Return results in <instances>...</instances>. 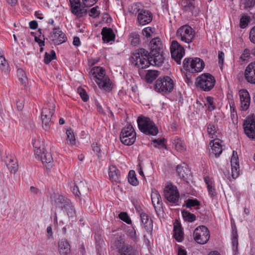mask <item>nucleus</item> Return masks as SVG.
<instances>
[{
    "instance_id": "41",
    "label": "nucleus",
    "mask_w": 255,
    "mask_h": 255,
    "mask_svg": "<svg viewBox=\"0 0 255 255\" xmlns=\"http://www.w3.org/2000/svg\"><path fill=\"white\" fill-rule=\"evenodd\" d=\"M114 245L116 249H118L119 253L120 250L127 244H125V239L122 236H120L115 240Z\"/></svg>"
},
{
    "instance_id": "44",
    "label": "nucleus",
    "mask_w": 255,
    "mask_h": 255,
    "mask_svg": "<svg viewBox=\"0 0 255 255\" xmlns=\"http://www.w3.org/2000/svg\"><path fill=\"white\" fill-rule=\"evenodd\" d=\"M60 31L61 30L59 27H54L52 29V31L50 33L49 37L55 43H56V41L57 40V38H58V35L59 31Z\"/></svg>"
},
{
    "instance_id": "40",
    "label": "nucleus",
    "mask_w": 255,
    "mask_h": 255,
    "mask_svg": "<svg viewBox=\"0 0 255 255\" xmlns=\"http://www.w3.org/2000/svg\"><path fill=\"white\" fill-rule=\"evenodd\" d=\"M56 57L55 51L53 50L50 51V53L45 52L44 57V62L45 64H49L52 60Z\"/></svg>"
},
{
    "instance_id": "16",
    "label": "nucleus",
    "mask_w": 255,
    "mask_h": 255,
    "mask_svg": "<svg viewBox=\"0 0 255 255\" xmlns=\"http://www.w3.org/2000/svg\"><path fill=\"white\" fill-rule=\"evenodd\" d=\"M232 176L233 178H237L240 174V166L238 161L237 152L233 151V155L231 159Z\"/></svg>"
},
{
    "instance_id": "39",
    "label": "nucleus",
    "mask_w": 255,
    "mask_h": 255,
    "mask_svg": "<svg viewBox=\"0 0 255 255\" xmlns=\"http://www.w3.org/2000/svg\"><path fill=\"white\" fill-rule=\"evenodd\" d=\"M195 73L201 71L205 66L204 61L199 58H194Z\"/></svg>"
},
{
    "instance_id": "57",
    "label": "nucleus",
    "mask_w": 255,
    "mask_h": 255,
    "mask_svg": "<svg viewBox=\"0 0 255 255\" xmlns=\"http://www.w3.org/2000/svg\"><path fill=\"white\" fill-rule=\"evenodd\" d=\"M152 32V28L150 27H145L142 30V35L147 38L150 37L151 36V33Z\"/></svg>"
},
{
    "instance_id": "10",
    "label": "nucleus",
    "mask_w": 255,
    "mask_h": 255,
    "mask_svg": "<svg viewBox=\"0 0 255 255\" xmlns=\"http://www.w3.org/2000/svg\"><path fill=\"white\" fill-rule=\"evenodd\" d=\"M176 36L182 41L189 44L195 37V31L190 26L184 25L177 30Z\"/></svg>"
},
{
    "instance_id": "45",
    "label": "nucleus",
    "mask_w": 255,
    "mask_h": 255,
    "mask_svg": "<svg viewBox=\"0 0 255 255\" xmlns=\"http://www.w3.org/2000/svg\"><path fill=\"white\" fill-rule=\"evenodd\" d=\"M207 131L208 134L211 136L212 138L214 137V135H215L216 137L217 136V135H216V133H217V128L214 124L210 123L208 125Z\"/></svg>"
},
{
    "instance_id": "6",
    "label": "nucleus",
    "mask_w": 255,
    "mask_h": 255,
    "mask_svg": "<svg viewBox=\"0 0 255 255\" xmlns=\"http://www.w3.org/2000/svg\"><path fill=\"white\" fill-rule=\"evenodd\" d=\"M174 88L173 80L169 76L158 79L154 85V90L162 95L171 93Z\"/></svg>"
},
{
    "instance_id": "63",
    "label": "nucleus",
    "mask_w": 255,
    "mask_h": 255,
    "mask_svg": "<svg viewBox=\"0 0 255 255\" xmlns=\"http://www.w3.org/2000/svg\"><path fill=\"white\" fill-rule=\"evenodd\" d=\"M250 56V50L248 49H245L244 53L241 56V59L245 60L246 58Z\"/></svg>"
},
{
    "instance_id": "46",
    "label": "nucleus",
    "mask_w": 255,
    "mask_h": 255,
    "mask_svg": "<svg viewBox=\"0 0 255 255\" xmlns=\"http://www.w3.org/2000/svg\"><path fill=\"white\" fill-rule=\"evenodd\" d=\"M250 21V17L247 15L243 16L240 21V26L242 28H246Z\"/></svg>"
},
{
    "instance_id": "2",
    "label": "nucleus",
    "mask_w": 255,
    "mask_h": 255,
    "mask_svg": "<svg viewBox=\"0 0 255 255\" xmlns=\"http://www.w3.org/2000/svg\"><path fill=\"white\" fill-rule=\"evenodd\" d=\"M91 73L96 78V82L101 89L109 92L113 89V84L110 78L106 76L105 70L101 67H94Z\"/></svg>"
},
{
    "instance_id": "59",
    "label": "nucleus",
    "mask_w": 255,
    "mask_h": 255,
    "mask_svg": "<svg viewBox=\"0 0 255 255\" xmlns=\"http://www.w3.org/2000/svg\"><path fill=\"white\" fill-rule=\"evenodd\" d=\"M233 250L235 254L238 252V239H232Z\"/></svg>"
},
{
    "instance_id": "13",
    "label": "nucleus",
    "mask_w": 255,
    "mask_h": 255,
    "mask_svg": "<svg viewBox=\"0 0 255 255\" xmlns=\"http://www.w3.org/2000/svg\"><path fill=\"white\" fill-rule=\"evenodd\" d=\"M70 10L72 14L78 17H81L87 13V9L84 8L80 0H69Z\"/></svg>"
},
{
    "instance_id": "35",
    "label": "nucleus",
    "mask_w": 255,
    "mask_h": 255,
    "mask_svg": "<svg viewBox=\"0 0 255 255\" xmlns=\"http://www.w3.org/2000/svg\"><path fill=\"white\" fill-rule=\"evenodd\" d=\"M67 143L70 145H75L76 143V139L73 130L71 128L68 129L66 130Z\"/></svg>"
},
{
    "instance_id": "5",
    "label": "nucleus",
    "mask_w": 255,
    "mask_h": 255,
    "mask_svg": "<svg viewBox=\"0 0 255 255\" xmlns=\"http://www.w3.org/2000/svg\"><path fill=\"white\" fill-rule=\"evenodd\" d=\"M139 130L146 134L156 135L158 133V129L154 122L149 118L139 116L137 120Z\"/></svg>"
},
{
    "instance_id": "34",
    "label": "nucleus",
    "mask_w": 255,
    "mask_h": 255,
    "mask_svg": "<svg viewBox=\"0 0 255 255\" xmlns=\"http://www.w3.org/2000/svg\"><path fill=\"white\" fill-rule=\"evenodd\" d=\"M182 215L184 220L188 222H193L196 219V217L194 214L191 213L185 210L182 211Z\"/></svg>"
},
{
    "instance_id": "31",
    "label": "nucleus",
    "mask_w": 255,
    "mask_h": 255,
    "mask_svg": "<svg viewBox=\"0 0 255 255\" xmlns=\"http://www.w3.org/2000/svg\"><path fill=\"white\" fill-rule=\"evenodd\" d=\"M70 200L62 195H57L55 199V202L59 208H63Z\"/></svg>"
},
{
    "instance_id": "38",
    "label": "nucleus",
    "mask_w": 255,
    "mask_h": 255,
    "mask_svg": "<svg viewBox=\"0 0 255 255\" xmlns=\"http://www.w3.org/2000/svg\"><path fill=\"white\" fill-rule=\"evenodd\" d=\"M128 181L133 186H136L138 184V181L136 177L135 173L134 170H131L128 172Z\"/></svg>"
},
{
    "instance_id": "51",
    "label": "nucleus",
    "mask_w": 255,
    "mask_h": 255,
    "mask_svg": "<svg viewBox=\"0 0 255 255\" xmlns=\"http://www.w3.org/2000/svg\"><path fill=\"white\" fill-rule=\"evenodd\" d=\"M58 38L56 41V44H60L63 42H65L67 40L66 35L61 30L58 33Z\"/></svg>"
},
{
    "instance_id": "18",
    "label": "nucleus",
    "mask_w": 255,
    "mask_h": 255,
    "mask_svg": "<svg viewBox=\"0 0 255 255\" xmlns=\"http://www.w3.org/2000/svg\"><path fill=\"white\" fill-rule=\"evenodd\" d=\"M245 78L248 82L255 84V61L249 64L246 67Z\"/></svg>"
},
{
    "instance_id": "47",
    "label": "nucleus",
    "mask_w": 255,
    "mask_h": 255,
    "mask_svg": "<svg viewBox=\"0 0 255 255\" xmlns=\"http://www.w3.org/2000/svg\"><path fill=\"white\" fill-rule=\"evenodd\" d=\"M17 73L19 81L22 84H25L27 81V78L24 71L22 69H18L17 70Z\"/></svg>"
},
{
    "instance_id": "9",
    "label": "nucleus",
    "mask_w": 255,
    "mask_h": 255,
    "mask_svg": "<svg viewBox=\"0 0 255 255\" xmlns=\"http://www.w3.org/2000/svg\"><path fill=\"white\" fill-rule=\"evenodd\" d=\"M194 240L201 245L206 244L210 238V232L205 226H200L197 227L193 233Z\"/></svg>"
},
{
    "instance_id": "48",
    "label": "nucleus",
    "mask_w": 255,
    "mask_h": 255,
    "mask_svg": "<svg viewBox=\"0 0 255 255\" xmlns=\"http://www.w3.org/2000/svg\"><path fill=\"white\" fill-rule=\"evenodd\" d=\"M206 100L208 110L210 111L214 110L216 109V106L214 103V98L209 96L206 98Z\"/></svg>"
},
{
    "instance_id": "33",
    "label": "nucleus",
    "mask_w": 255,
    "mask_h": 255,
    "mask_svg": "<svg viewBox=\"0 0 255 255\" xmlns=\"http://www.w3.org/2000/svg\"><path fill=\"white\" fill-rule=\"evenodd\" d=\"M174 237L178 242H181L183 240V232L180 226L179 227L174 226Z\"/></svg>"
},
{
    "instance_id": "60",
    "label": "nucleus",
    "mask_w": 255,
    "mask_h": 255,
    "mask_svg": "<svg viewBox=\"0 0 255 255\" xmlns=\"http://www.w3.org/2000/svg\"><path fill=\"white\" fill-rule=\"evenodd\" d=\"M249 37L251 41L255 44V26L251 29Z\"/></svg>"
},
{
    "instance_id": "54",
    "label": "nucleus",
    "mask_w": 255,
    "mask_h": 255,
    "mask_svg": "<svg viewBox=\"0 0 255 255\" xmlns=\"http://www.w3.org/2000/svg\"><path fill=\"white\" fill-rule=\"evenodd\" d=\"M195 8L194 4L191 2H189L187 3L186 5L182 6V10L185 12H192L193 10Z\"/></svg>"
},
{
    "instance_id": "32",
    "label": "nucleus",
    "mask_w": 255,
    "mask_h": 255,
    "mask_svg": "<svg viewBox=\"0 0 255 255\" xmlns=\"http://www.w3.org/2000/svg\"><path fill=\"white\" fill-rule=\"evenodd\" d=\"M200 205V202L196 199H188L185 201V206L187 208L194 207L196 209H199Z\"/></svg>"
},
{
    "instance_id": "17",
    "label": "nucleus",
    "mask_w": 255,
    "mask_h": 255,
    "mask_svg": "<svg viewBox=\"0 0 255 255\" xmlns=\"http://www.w3.org/2000/svg\"><path fill=\"white\" fill-rule=\"evenodd\" d=\"M139 12L137 20L139 23L141 25H145L149 23L152 21V14L150 11L147 10L139 9L138 10Z\"/></svg>"
},
{
    "instance_id": "27",
    "label": "nucleus",
    "mask_w": 255,
    "mask_h": 255,
    "mask_svg": "<svg viewBox=\"0 0 255 255\" xmlns=\"http://www.w3.org/2000/svg\"><path fill=\"white\" fill-rule=\"evenodd\" d=\"M204 181L207 185L209 195L213 199L217 196V193L212 180L209 177L206 176L204 177Z\"/></svg>"
},
{
    "instance_id": "55",
    "label": "nucleus",
    "mask_w": 255,
    "mask_h": 255,
    "mask_svg": "<svg viewBox=\"0 0 255 255\" xmlns=\"http://www.w3.org/2000/svg\"><path fill=\"white\" fill-rule=\"evenodd\" d=\"M230 106L231 109V118L232 119V120L233 121V122L234 123L235 119H236V120H237V112L236 111V108L234 106V104H233L232 105L230 104Z\"/></svg>"
},
{
    "instance_id": "37",
    "label": "nucleus",
    "mask_w": 255,
    "mask_h": 255,
    "mask_svg": "<svg viewBox=\"0 0 255 255\" xmlns=\"http://www.w3.org/2000/svg\"><path fill=\"white\" fill-rule=\"evenodd\" d=\"M67 212L69 217H74L76 215V211L71 202L70 201L69 203L66 204L63 208Z\"/></svg>"
},
{
    "instance_id": "21",
    "label": "nucleus",
    "mask_w": 255,
    "mask_h": 255,
    "mask_svg": "<svg viewBox=\"0 0 255 255\" xmlns=\"http://www.w3.org/2000/svg\"><path fill=\"white\" fill-rule=\"evenodd\" d=\"M109 175L110 180L115 184L121 182V173L115 165H111L109 168Z\"/></svg>"
},
{
    "instance_id": "43",
    "label": "nucleus",
    "mask_w": 255,
    "mask_h": 255,
    "mask_svg": "<svg viewBox=\"0 0 255 255\" xmlns=\"http://www.w3.org/2000/svg\"><path fill=\"white\" fill-rule=\"evenodd\" d=\"M6 166L11 173H15L18 169V164L16 161L10 159L9 162L6 163Z\"/></svg>"
},
{
    "instance_id": "50",
    "label": "nucleus",
    "mask_w": 255,
    "mask_h": 255,
    "mask_svg": "<svg viewBox=\"0 0 255 255\" xmlns=\"http://www.w3.org/2000/svg\"><path fill=\"white\" fill-rule=\"evenodd\" d=\"M165 138H158L152 140V144L154 147H164L165 146L164 143Z\"/></svg>"
},
{
    "instance_id": "15",
    "label": "nucleus",
    "mask_w": 255,
    "mask_h": 255,
    "mask_svg": "<svg viewBox=\"0 0 255 255\" xmlns=\"http://www.w3.org/2000/svg\"><path fill=\"white\" fill-rule=\"evenodd\" d=\"M151 199L155 210L158 215L159 212L162 211V202L159 193L155 189L152 190Z\"/></svg>"
},
{
    "instance_id": "3",
    "label": "nucleus",
    "mask_w": 255,
    "mask_h": 255,
    "mask_svg": "<svg viewBox=\"0 0 255 255\" xmlns=\"http://www.w3.org/2000/svg\"><path fill=\"white\" fill-rule=\"evenodd\" d=\"M55 100L53 98H50L42 110L41 118L42 127L45 130H48L53 123L52 117L55 111Z\"/></svg>"
},
{
    "instance_id": "26",
    "label": "nucleus",
    "mask_w": 255,
    "mask_h": 255,
    "mask_svg": "<svg viewBox=\"0 0 255 255\" xmlns=\"http://www.w3.org/2000/svg\"><path fill=\"white\" fill-rule=\"evenodd\" d=\"M194 62V58H186L183 62V67L184 69L191 73H195V65Z\"/></svg>"
},
{
    "instance_id": "4",
    "label": "nucleus",
    "mask_w": 255,
    "mask_h": 255,
    "mask_svg": "<svg viewBox=\"0 0 255 255\" xmlns=\"http://www.w3.org/2000/svg\"><path fill=\"white\" fill-rule=\"evenodd\" d=\"M39 140H32L35 156L40 159L44 166L47 169H50L53 165V159L52 155L50 153L46 152L43 145H39Z\"/></svg>"
},
{
    "instance_id": "25",
    "label": "nucleus",
    "mask_w": 255,
    "mask_h": 255,
    "mask_svg": "<svg viewBox=\"0 0 255 255\" xmlns=\"http://www.w3.org/2000/svg\"><path fill=\"white\" fill-rule=\"evenodd\" d=\"M58 249L61 255H67L70 253V246L65 239H62L58 243Z\"/></svg>"
},
{
    "instance_id": "22",
    "label": "nucleus",
    "mask_w": 255,
    "mask_h": 255,
    "mask_svg": "<svg viewBox=\"0 0 255 255\" xmlns=\"http://www.w3.org/2000/svg\"><path fill=\"white\" fill-rule=\"evenodd\" d=\"M177 175L185 181H187L190 175V170L184 163L183 165H178L176 168Z\"/></svg>"
},
{
    "instance_id": "28",
    "label": "nucleus",
    "mask_w": 255,
    "mask_h": 255,
    "mask_svg": "<svg viewBox=\"0 0 255 255\" xmlns=\"http://www.w3.org/2000/svg\"><path fill=\"white\" fill-rule=\"evenodd\" d=\"M119 253L121 255H136L137 251L133 246L127 244L120 250Z\"/></svg>"
},
{
    "instance_id": "58",
    "label": "nucleus",
    "mask_w": 255,
    "mask_h": 255,
    "mask_svg": "<svg viewBox=\"0 0 255 255\" xmlns=\"http://www.w3.org/2000/svg\"><path fill=\"white\" fill-rule=\"evenodd\" d=\"M92 147L93 148V151L96 153L98 157L100 158L101 157V153H100V147L98 145L97 143H93L92 144Z\"/></svg>"
},
{
    "instance_id": "42",
    "label": "nucleus",
    "mask_w": 255,
    "mask_h": 255,
    "mask_svg": "<svg viewBox=\"0 0 255 255\" xmlns=\"http://www.w3.org/2000/svg\"><path fill=\"white\" fill-rule=\"evenodd\" d=\"M0 69L4 72L8 69V64L3 54H0Z\"/></svg>"
},
{
    "instance_id": "20",
    "label": "nucleus",
    "mask_w": 255,
    "mask_h": 255,
    "mask_svg": "<svg viewBox=\"0 0 255 255\" xmlns=\"http://www.w3.org/2000/svg\"><path fill=\"white\" fill-rule=\"evenodd\" d=\"M140 219L144 228L146 232L151 234L153 229V223L152 219L145 213L141 212L140 214Z\"/></svg>"
},
{
    "instance_id": "24",
    "label": "nucleus",
    "mask_w": 255,
    "mask_h": 255,
    "mask_svg": "<svg viewBox=\"0 0 255 255\" xmlns=\"http://www.w3.org/2000/svg\"><path fill=\"white\" fill-rule=\"evenodd\" d=\"M102 39L104 42L108 43L115 39V34L112 28L104 27L101 32Z\"/></svg>"
},
{
    "instance_id": "8",
    "label": "nucleus",
    "mask_w": 255,
    "mask_h": 255,
    "mask_svg": "<svg viewBox=\"0 0 255 255\" xmlns=\"http://www.w3.org/2000/svg\"><path fill=\"white\" fill-rule=\"evenodd\" d=\"M136 139V133L132 126L129 124L123 128L121 134V142L126 145L133 144Z\"/></svg>"
},
{
    "instance_id": "56",
    "label": "nucleus",
    "mask_w": 255,
    "mask_h": 255,
    "mask_svg": "<svg viewBox=\"0 0 255 255\" xmlns=\"http://www.w3.org/2000/svg\"><path fill=\"white\" fill-rule=\"evenodd\" d=\"M98 0H82V6L84 8L86 7H90L94 5Z\"/></svg>"
},
{
    "instance_id": "14",
    "label": "nucleus",
    "mask_w": 255,
    "mask_h": 255,
    "mask_svg": "<svg viewBox=\"0 0 255 255\" xmlns=\"http://www.w3.org/2000/svg\"><path fill=\"white\" fill-rule=\"evenodd\" d=\"M165 198L170 203L176 204L179 198V193L176 188L172 186H167L164 191Z\"/></svg>"
},
{
    "instance_id": "29",
    "label": "nucleus",
    "mask_w": 255,
    "mask_h": 255,
    "mask_svg": "<svg viewBox=\"0 0 255 255\" xmlns=\"http://www.w3.org/2000/svg\"><path fill=\"white\" fill-rule=\"evenodd\" d=\"M159 75V72L157 70H149L146 74L145 79L148 83H152Z\"/></svg>"
},
{
    "instance_id": "61",
    "label": "nucleus",
    "mask_w": 255,
    "mask_h": 255,
    "mask_svg": "<svg viewBox=\"0 0 255 255\" xmlns=\"http://www.w3.org/2000/svg\"><path fill=\"white\" fill-rule=\"evenodd\" d=\"M232 239H238V234L237 229L236 225H232Z\"/></svg>"
},
{
    "instance_id": "1",
    "label": "nucleus",
    "mask_w": 255,
    "mask_h": 255,
    "mask_svg": "<svg viewBox=\"0 0 255 255\" xmlns=\"http://www.w3.org/2000/svg\"><path fill=\"white\" fill-rule=\"evenodd\" d=\"M150 52L144 48H140L133 52L130 57V62L138 68H146L150 65L161 66L163 63L162 43L159 37L152 39L149 43Z\"/></svg>"
},
{
    "instance_id": "11",
    "label": "nucleus",
    "mask_w": 255,
    "mask_h": 255,
    "mask_svg": "<svg viewBox=\"0 0 255 255\" xmlns=\"http://www.w3.org/2000/svg\"><path fill=\"white\" fill-rule=\"evenodd\" d=\"M243 127L245 134L252 139H255V115L248 116L243 122Z\"/></svg>"
},
{
    "instance_id": "53",
    "label": "nucleus",
    "mask_w": 255,
    "mask_h": 255,
    "mask_svg": "<svg viewBox=\"0 0 255 255\" xmlns=\"http://www.w3.org/2000/svg\"><path fill=\"white\" fill-rule=\"evenodd\" d=\"M119 217L120 219L128 224H130L131 222L129 216L126 212H121L119 215Z\"/></svg>"
},
{
    "instance_id": "64",
    "label": "nucleus",
    "mask_w": 255,
    "mask_h": 255,
    "mask_svg": "<svg viewBox=\"0 0 255 255\" xmlns=\"http://www.w3.org/2000/svg\"><path fill=\"white\" fill-rule=\"evenodd\" d=\"M224 53L222 51H219L218 53L219 63L223 65L224 62Z\"/></svg>"
},
{
    "instance_id": "62",
    "label": "nucleus",
    "mask_w": 255,
    "mask_h": 255,
    "mask_svg": "<svg viewBox=\"0 0 255 255\" xmlns=\"http://www.w3.org/2000/svg\"><path fill=\"white\" fill-rule=\"evenodd\" d=\"M255 4V0H245V7H252Z\"/></svg>"
},
{
    "instance_id": "7",
    "label": "nucleus",
    "mask_w": 255,
    "mask_h": 255,
    "mask_svg": "<svg viewBox=\"0 0 255 255\" xmlns=\"http://www.w3.org/2000/svg\"><path fill=\"white\" fill-rule=\"evenodd\" d=\"M216 80L210 73H204L196 79V86L204 91H210L214 87Z\"/></svg>"
},
{
    "instance_id": "12",
    "label": "nucleus",
    "mask_w": 255,
    "mask_h": 255,
    "mask_svg": "<svg viewBox=\"0 0 255 255\" xmlns=\"http://www.w3.org/2000/svg\"><path fill=\"white\" fill-rule=\"evenodd\" d=\"M170 52L172 59L180 65L181 59L185 54V50L177 41L173 40L170 46Z\"/></svg>"
},
{
    "instance_id": "19",
    "label": "nucleus",
    "mask_w": 255,
    "mask_h": 255,
    "mask_svg": "<svg viewBox=\"0 0 255 255\" xmlns=\"http://www.w3.org/2000/svg\"><path fill=\"white\" fill-rule=\"evenodd\" d=\"M241 101V108L243 111H247L250 105V96L247 90L243 89L239 91Z\"/></svg>"
},
{
    "instance_id": "36",
    "label": "nucleus",
    "mask_w": 255,
    "mask_h": 255,
    "mask_svg": "<svg viewBox=\"0 0 255 255\" xmlns=\"http://www.w3.org/2000/svg\"><path fill=\"white\" fill-rule=\"evenodd\" d=\"M128 37L130 40V44L131 45L135 46L139 44V35L137 32H132L130 33Z\"/></svg>"
},
{
    "instance_id": "30",
    "label": "nucleus",
    "mask_w": 255,
    "mask_h": 255,
    "mask_svg": "<svg viewBox=\"0 0 255 255\" xmlns=\"http://www.w3.org/2000/svg\"><path fill=\"white\" fill-rule=\"evenodd\" d=\"M172 143L174 145L175 148L177 150L180 152H182L185 150L186 145L184 142L179 138L176 137L174 139H173Z\"/></svg>"
},
{
    "instance_id": "23",
    "label": "nucleus",
    "mask_w": 255,
    "mask_h": 255,
    "mask_svg": "<svg viewBox=\"0 0 255 255\" xmlns=\"http://www.w3.org/2000/svg\"><path fill=\"white\" fill-rule=\"evenodd\" d=\"M209 145L211 146V149L209 150L210 155L218 157L223 150L221 144L219 142H215L213 140L210 141Z\"/></svg>"
},
{
    "instance_id": "49",
    "label": "nucleus",
    "mask_w": 255,
    "mask_h": 255,
    "mask_svg": "<svg viewBox=\"0 0 255 255\" xmlns=\"http://www.w3.org/2000/svg\"><path fill=\"white\" fill-rule=\"evenodd\" d=\"M77 90L82 100L85 102H87L89 100V96L86 90L81 87H79Z\"/></svg>"
},
{
    "instance_id": "52",
    "label": "nucleus",
    "mask_w": 255,
    "mask_h": 255,
    "mask_svg": "<svg viewBox=\"0 0 255 255\" xmlns=\"http://www.w3.org/2000/svg\"><path fill=\"white\" fill-rule=\"evenodd\" d=\"M98 8H99L98 6L92 8L89 11V16L93 18L99 17L100 12L97 10Z\"/></svg>"
}]
</instances>
